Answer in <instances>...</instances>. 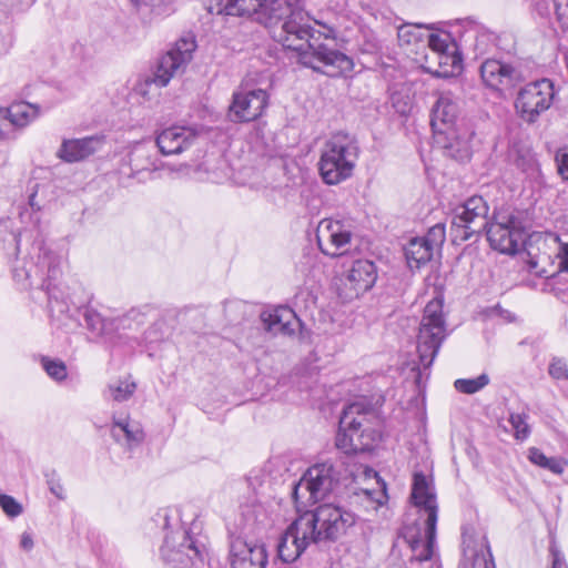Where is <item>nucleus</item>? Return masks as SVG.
<instances>
[{
    "label": "nucleus",
    "instance_id": "nucleus-43",
    "mask_svg": "<svg viewBox=\"0 0 568 568\" xmlns=\"http://www.w3.org/2000/svg\"><path fill=\"white\" fill-rule=\"evenodd\" d=\"M495 41V37L493 33H487V32H483V33H479L477 37H476V41H475V51L477 52V55H483L487 52V45L488 43H494Z\"/></svg>",
    "mask_w": 568,
    "mask_h": 568
},
{
    "label": "nucleus",
    "instance_id": "nucleus-20",
    "mask_svg": "<svg viewBox=\"0 0 568 568\" xmlns=\"http://www.w3.org/2000/svg\"><path fill=\"white\" fill-rule=\"evenodd\" d=\"M230 562L232 568H266V548L261 544L250 545L241 538L232 539Z\"/></svg>",
    "mask_w": 568,
    "mask_h": 568
},
{
    "label": "nucleus",
    "instance_id": "nucleus-27",
    "mask_svg": "<svg viewBox=\"0 0 568 568\" xmlns=\"http://www.w3.org/2000/svg\"><path fill=\"white\" fill-rule=\"evenodd\" d=\"M434 24L405 23L397 30V37L400 45L417 44L425 42L426 32L434 30Z\"/></svg>",
    "mask_w": 568,
    "mask_h": 568
},
{
    "label": "nucleus",
    "instance_id": "nucleus-4",
    "mask_svg": "<svg viewBox=\"0 0 568 568\" xmlns=\"http://www.w3.org/2000/svg\"><path fill=\"white\" fill-rule=\"evenodd\" d=\"M412 498L415 506L424 508L427 518L424 536L420 529L416 527H408L404 531V541L407 542L410 550L408 568H418L423 565L433 568L432 556L436 541L438 508L435 495L429 491L427 478L423 473L414 475Z\"/></svg>",
    "mask_w": 568,
    "mask_h": 568
},
{
    "label": "nucleus",
    "instance_id": "nucleus-29",
    "mask_svg": "<svg viewBox=\"0 0 568 568\" xmlns=\"http://www.w3.org/2000/svg\"><path fill=\"white\" fill-rule=\"evenodd\" d=\"M84 325L94 336H103L112 329V322L103 317L92 307H85L82 312Z\"/></svg>",
    "mask_w": 568,
    "mask_h": 568
},
{
    "label": "nucleus",
    "instance_id": "nucleus-34",
    "mask_svg": "<svg viewBox=\"0 0 568 568\" xmlns=\"http://www.w3.org/2000/svg\"><path fill=\"white\" fill-rule=\"evenodd\" d=\"M136 385L133 382L119 381L108 386L110 397L115 402L128 400L135 392Z\"/></svg>",
    "mask_w": 568,
    "mask_h": 568
},
{
    "label": "nucleus",
    "instance_id": "nucleus-32",
    "mask_svg": "<svg viewBox=\"0 0 568 568\" xmlns=\"http://www.w3.org/2000/svg\"><path fill=\"white\" fill-rule=\"evenodd\" d=\"M174 1L175 0H131L139 12L154 16L168 14Z\"/></svg>",
    "mask_w": 568,
    "mask_h": 568
},
{
    "label": "nucleus",
    "instance_id": "nucleus-2",
    "mask_svg": "<svg viewBox=\"0 0 568 568\" xmlns=\"http://www.w3.org/2000/svg\"><path fill=\"white\" fill-rule=\"evenodd\" d=\"M343 464L326 460L310 467L303 477L294 484L292 498L305 523H307L314 544L335 541L346 534L356 523L354 513L333 504L307 507L324 499L339 484Z\"/></svg>",
    "mask_w": 568,
    "mask_h": 568
},
{
    "label": "nucleus",
    "instance_id": "nucleus-16",
    "mask_svg": "<svg viewBox=\"0 0 568 568\" xmlns=\"http://www.w3.org/2000/svg\"><path fill=\"white\" fill-rule=\"evenodd\" d=\"M307 523L304 521L300 514L280 539L277 546L278 557L284 562L296 560L311 544H314Z\"/></svg>",
    "mask_w": 568,
    "mask_h": 568
},
{
    "label": "nucleus",
    "instance_id": "nucleus-19",
    "mask_svg": "<svg viewBox=\"0 0 568 568\" xmlns=\"http://www.w3.org/2000/svg\"><path fill=\"white\" fill-rule=\"evenodd\" d=\"M196 136V130L191 126L171 125L156 134L155 144L163 155H175L187 150Z\"/></svg>",
    "mask_w": 568,
    "mask_h": 568
},
{
    "label": "nucleus",
    "instance_id": "nucleus-30",
    "mask_svg": "<svg viewBox=\"0 0 568 568\" xmlns=\"http://www.w3.org/2000/svg\"><path fill=\"white\" fill-rule=\"evenodd\" d=\"M529 460L552 474L560 475L564 473L567 463L559 457H547L540 449L531 447L528 450Z\"/></svg>",
    "mask_w": 568,
    "mask_h": 568
},
{
    "label": "nucleus",
    "instance_id": "nucleus-9",
    "mask_svg": "<svg viewBox=\"0 0 568 568\" xmlns=\"http://www.w3.org/2000/svg\"><path fill=\"white\" fill-rule=\"evenodd\" d=\"M316 242L320 251L331 258L349 255L358 251L359 246L352 226L333 219H323L318 223Z\"/></svg>",
    "mask_w": 568,
    "mask_h": 568
},
{
    "label": "nucleus",
    "instance_id": "nucleus-14",
    "mask_svg": "<svg viewBox=\"0 0 568 568\" xmlns=\"http://www.w3.org/2000/svg\"><path fill=\"white\" fill-rule=\"evenodd\" d=\"M479 72L483 83L497 92L510 90L523 80L519 68L495 58L485 59L480 64Z\"/></svg>",
    "mask_w": 568,
    "mask_h": 568
},
{
    "label": "nucleus",
    "instance_id": "nucleus-37",
    "mask_svg": "<svg viewBox=\"0 0 568 568\" xmlns=\"http://www.w3.org/2000/svg\"><path fill=\"white\" fill-rule=\"evenodd\" d=\"M548 374L556 381H568V363L564 357L554 356L548 365Z\"/></svg>",
    "mask_w": 568,
    "mask_h": 568
},
{
    "label": "nucleus",
    "instance_id": "nucleus-1",
    "mask_svg": "<svg viewBox=\"0 0 568 568\" xmlns=\"http://www.w3.org/2000/svg\"><path fill=\"white\" fill-rule=\"evenodd\" d=\"M216 0L210 4V13L225 16H250L263 8L264 24L274 41L285 49L298 52L305 67L336 77L354 69L353 59L336 49L334 37L312 28L310 16L301 6V0Z\"/></svg>",
    "mask_w": 568,
    "mask_h": 568
},
{
    "label": "nucleus",
    "instance_id": "nucleus-40",
    "mask_svg": "<svg viewBox=\"0 0 568 568\" xmlns=\"http://www.w3.org/2000/svg\"><path fill=\"white\" fill-rule=\"evenodd\" d=\"M0 507L3 513L10 517L16 518L23 511L22 505L17 501L12 496L7 494H0Z\"/></svg>",
    "mask_w": 568,
    "mask_h": 568
},
{
    "label": "nucleus",
    "instance_id": "nucleus-53",
    "mask_svg": "<svg viewBox=\"0 0 568 568\" xmlns=\"http://www.w3.org/2000/svg\"><path fill=\"white\" fill-rule=\"evenodd\" d=\"M0 568H6V564L1 556H0Z\"/></svg>",
    "mask_w": 568,
    "mask_h": 568
},
{
    "label": "nucleus",
    "instance_id": "nucleus-35",
    "mask_svg": "<svg viewBox=\"0 0 568 568\" xmlns=\"http://www.w3.org/2000/svg\"><path fill=\"white\" fill-rule=\"evenodd\" d=\"M358 47L362 53L376 54L382 50V44L375 32L369 29H363L358 39Z\"/></svg>",
    "mask_w": 568,
    "mask_h": 568
},
{
    "label": "nucleus",
    "instance_id": "nucleus-13",
    "mask_svg": "<svg viewBox=\"0 0 568 568\" xmlns=\"http://www.w3.org/2000/svg\"><path fill=\"white\" fill-rule=\"evenodd\" d=\"M196 48L192 38H181L159 60L156 69L151 79L152 83L162 88L169 84L170 80L178 74L191 61Z\"/></svg>",
    "mask_w": 568,
    "mask_h": 568
},
{
    "label": "nucleus",
    "instance_id": "nucleus-5",
    "mask_svg": "<svg viewBox=\"0 0 568 568\" xmlns=\"http://www.w3.org/2000/svg\"><path fill=\"white\" fill-rule=\"evenodd\" d=\"M359 156V146L355 136L337 132L324 144L318 170L322 180L328 185H336L349 179Z\"/></svg>",
    "mask_w": 568,
    "mask_h": 568
},
{
    "label": "nucleus",
    "instance_id": "nucleus-17",
    "mask_svg": "<svg viewBox=\"0 0 568 568\" xmlns=\"http://www.w3.org/2000/svg\"><path fill=\"white\" fill-rule=\"evenodd\" d=\"M377 280L375 264L365 258H356L346 271L342 282L344 297L346 300L357 298L373 287Z\"/></svg>",
    "mask_w": 568,
    "mask_h": 568
},
{
    "label": "nucleus",
    "instance_id": "nucleus-39",
    "mask_svg": "<svg viewBox=\"0 0 568 568\" xmlns=\"http://www.w3.org/2000/svg\"><path fill=\"white\" fill-rule=\"evenodd\" d=\"M509 423L515 430V437L517 439H526L530 434V428L527 423V415L525 414H510Z\"/></svg>",
    "mask_w": 568,
    "mask_h": 568
},
{
    "label": "nucleus",
    "instance_id": "nucleus-47",
    "mask_svg": "<svg viewBox=\"0 0 568 568\" xmlns=\"http://www.w3.org/2000/svg\"><path fill=\"white\" fill-rule=\"evenodd\" d=\"M20 546L24 550H30L33 547V539L32 536L28 532H23L20 540Z\"/></svg>",
    "mask_w": 568,
    "mask_h": 568
},
{
    "label": "nucleus",
    "instance_id": "nucleus-42",
    "mask_svg": "<svg viewBox=\"0 0 568 568\" xmlns=\"http://www.w3.org/2000/svg\"><path fill=\"white\" fill-rule=\"evenodd\" d=\"M448 39L449 34L442 37L436 33H426L425 42H427L428 47L433 51L444 53L447 51L448 48Z\"/></svg>",
    "mask_w": 568,
    "mask_h": 568
},
{
    "label": "nucleus",
    "instance_id": "nucleus-31",
    "mask_svg": "<svg viewBox=\"0 0 568 568\" xmlns=\"http://www.w3.org/2000/svg\"><path fill=\"white\" fill-rule=\"evenodd\" d=\"M373 420H377V417H368V420L363 422V427L359 429L361 453L371 452L375 447V445L381 440V430L373 425Z\"/></svg>",
    "mask_w": 568,
    "mask_h": 568
},
{
    "label": "nucleus",
    "instance_id": "nucleus-21",
    "mask_svg": "<svg viewBox=\"0 0 568 568\" xmlns=\"http://www.w3.org/2000/svg\"><path fill=\"white\" fill-rule=\"evenodd\" d=\"M263 328L273 334L295 335L302 322L288 306H278L261 313Z\"/></svg>",
    "mask_w": 568,
    "mask_h": 568
},
{
    "label": "nucleus",
    "instance_id": "nucleus-49",
    "mask_svg": "<svg viewBox=\"0 0 568 568\" xmlns=\"http://www.w3.org/2000/svg\"><path fill=\"white\" fill-rule=\"evenodd\" d=\"M158 517L162 518L164 520V525H163V528H168L169 527V515H168V511L164 510L162 513H158Z\"/></svg>",
    "mask_w": 568,
    "mask_h": 568
},
{
    "label": "nucleus",
    "instance_id": "nucleus-44",
    "mask_svg": "<svg viewBox=\"0 0 568 568\" xmlns=\"http://www.w3.org/2000/svg\"><path fill=\"white\" fill-rule=\"evenodd\" d=\"M554 4L558 20L568 24V0H554Z\"/></svg>",
    "mask_w": 568,
    "mask_h": 568
},
{
    "label": "nucleus",
    "instance_id": "nucleus-12",
    "mask_svg": "<svg viewBox=\"0 0 568 568\" xmlns=\"http://www.w3.org/2000/svg\"><path fill=\"white\" fill-rule=\"evenodd\" d=\"M554 97V83L549 79L537 80L518 91L515 108L524 121L535 123L550 108Z\"/></svg>",
    "mask_w": 568,
    "mask_h": 568
},
{
    "label": "nucleus",
    "instance_id": "nucleus-52",
    "mask_svg": "<svg viewBox=\"0 0 568 568\" xmlns=\"http://www.w3.org/2000/svg\"><path fill=\"white\" fill-rule=\"evenodd\" d=\"M34 199H36V193L31 194L29 197V203L32 207H34Z\"/></svg>",
    "mask_w": 568,
    "mask_h": 568
},
{
    "label": "nucleus",
    "instance_id": "nucleus-6",
    "mask_svg": "<svg viewBox=\"0 0 568 568\" xmlns=\"http://www.w3.org/2000/svg\"><path fill=\"white\" fill-rule=\"evenodd\" d=\"M447 336L443 303L437 298L432 300L424 308L417 335L418 377L422 376L420 368H430Z\"/></svg>",
    "mask_w": 568,
    "mask_h": 568
},
{
    "label": "nucleus",
    "instance_id": "nucleus-10",
    "mask_svg": "<svg viewBox=\"0 0 568 568\" xmlns=\"http://www.w3.org/2000/svg\"><path fill=\"white\" fill-rule=\"evenodd\" d=\"M368 417L376 418V409L371 403L358 400L347 405L339 417L335 446L345 454L361 453L359 429Z\"/></svg>",
    "mask_w": 568,
    "mask_h": 568
},
{
    "label": "nucleus",
    "instance_id": "nucleus-8",
    "mask_svg": "<svg viewBox=\"0 0 568 568\" xmlns=\"http://www.w3.org/2000/svg\"><path fill=\"white\" fill-rule=\"evenodd\" d=\"M489 206L483 196L474 195L455 209L452 219L453 242L462 243L478 237L487 227Z\"/></svg>",
    "mask_w": 568,
    "mask_h": 568
},
{
    "label": "nucleus",
    "instance_id": "nucleus-46",
    "mask_svg": "<svg viewBox=\"0 0 568 568\" xmlns=\"http://www.w3.org/2000/svg\"><path fill=\"white\" fill-rule=\"evenodd\" d=\"M550 554L552 556L551 568H568L562 554L556 547H550Z\"/></svg>",
    "mask_w": 568,
    "mask_h": 568
},
{
    "label": "nucleus",
    "instance_id": "nucleus-50",
    "mask_svg": "<svg viewBox=\"0 0 568 568\" xmlns=\"http://www.w3.org/2000/svg\"><path fill=\"white\" fill-rule=\"evenodd\" d=\"M240 306H242V304L239 303V302H230V303L226 304V311L229 308H236V307H240Z\"/></svg>",
    "mask_w": 568,
    "mask_h": 568
},
{
    "label": "nucleus",
    "instance_id": "nucleus-25",
    "mask_svg": "<svg viewBox=\"0 0 568 568\" xmlns=\"http://www.w3.org/2000/svg\"><path fill=\"white\" fill-rule=\"evenodd\" d=\"M129 161L133 174L142 172L151 174L161 169V162L156 154L145 144L134 146L129 155Z\"/></svg>",
    "mask_w": 568,
    "mask_h": 568
},
{
    "label": "nucleus",
    "instance_id": "nucleus-7",
    "mask_svg": "<svg viewBox=\"0 0 568 568\" xmlns=\"http://www.w3.org/2000/svg\"><path fill=\"white\" fill-rule=\"evenodd\" d=\"M207 556L204 537L179 529L166 535L161 547L165 568H203Z\"/></svg>",
    "mask_w": 568,
    "mask_h": 568
},
{
    "label": "nucleus",
    "instance_id": "nucleus-24",
    "mask_svg": "<svg viewBox=\"0 0 568 568\" xmlns=\"http://www.w3.org/2000/svg\"><path fill=\"white\" fill-rule=\"evenodd\" d=\"M436 135L448 156L458 161L469 159L473 133L464 124L454 129H445L444 132Z\"/></svg>",
    "mask_w": 568,
    "mask_h": 568
},
{
    "label": "nucleus",
    "instance_id": "nucleus-3",
    "mask_svg": "<svg viewBox=\"0 0 568 568\" xmlns=\"http://www.w3.org/2000/svg\"><path fill=\"white\" fill-rule=\"evenodd\" d=\"M61 274L60 256L49 250L42 240L33 242L29 261L22 266L13 267V278L17 282L23 283L24 287H39L47 293L48 307L52 315L69 311L68 301L58 285Z\"/></svg>",
    "mask_w": 568,
    "mask_h": 568
},
{
    "label": "nucleus",
    "instance_id": "nucleus-28",
    "mask_svg": "<svg viewBox=\"0 0 568 568\" xmlns=\"http://www.w3.org/2000/svg\"><path fill=\"white\" fill-rule=\"evenodd\" d=\"M496 568L494 556L486 537H483L480 549L473 554L471 559L464 558L458 568Z\"/></svg>",
    "mask_w": 568,
    "mask_h": 568
},
{
    "label": "nucleus",
    "instance_id": "nucleus-45",
    "mask_svg": "<svg viewBox=\"0 0 568 568\" xmlns=\"http://www.w3.org/2000/svg\"><path fill=\"white\" fill-rule=\"evenodd\" d=\"M556 162L558 168V173L564 180L568 181V153H557Z\"/></svg>",
    "mask_w": 568,
    "mask_h": 568
},
{
    "label": "nucleus",
    "instance_id": "nucleus-15",
    "mask_svg": "<svg viewBox=\"0 0 568 568\" xmlns=\"http://www.w3.org/2000/svg\"><path fill=\"white\" fill-rule=\"evenodd\" d=\"M267 103L268 95L263 89L234 92L227 118L234 123L254 121L262 115Z\"/></svg>",
    "mask_w": 568,
    "mask_h": 568
},
{
    "label": "nucleus",
    "instance_id": "nucleus-33",
    "mask_svg": "<svg viewBox=\"0 0 568 568\" xmlns=\"http://www.w3.org/2000/svg\"><path fill=\"white\" fill-rule=\"evenodd\" d=\"M489 376L485 373L480 374L475 378H459L454 383V387L457 392L463 394H475L486 387L489 384Z\"/></svg>",
    "mask_w": 568,
    "mask_h": 568
},
{
    "label": "nucleus",
    "instance_id": "nucleus-48",
    "mask_svg": "<svg viewBox=\"0 0 568 568\" xmlns=\"http://www.w3.org/2000/svg\"><path fill=\"white\" fill-rule=\"evenodd\" d=\"M559 271L568 272V245L562 247V255L559 262Z\"/></svg>",
    "mask_w": 568,
    "mask_h": 568
},
{
    "label": "nucleus",
    "instance_id": "nucleus-26",
    "mask_svg": "<svg viewBox=\"0 0 568 568\" xmlns=\"http://www.w3.org/2000/svg\"><path fill=\"white\" fill-rule=\"evenodd\" d=\"M404 252L409 268L418 270L432 260L435 251L420 237H413L405 246Z\"/></svg>",
    "mask_w": 568,
    "mask_h": 568
},
{
    "label": "nucleus",
    "instance_id": "nucleus-41",
    "mask_svg": "<svg viewBox=\"0 0 568 568\" xmlns=\"http://www.w3.org/2000/svg\"><path fill=\"white\" fill-rule=\"evenodd\" d=\"M44 476L51 494H53L58 499L63 500L65 498L64 488L55 470H50L45 473Z\"/></svg>",
    "mask_w": 568,
    "mask_h": 568
},
{
    "label": "nucleus",
    "instance_id": "nucleus-11",
    "mask_svg": "<svg viewBox=\"0 0 568 568\" xmlns=\"http://www.w3.org/2000/svg\"><path fill=\"white\" fill-rule=\"evenodd\" d=\"M491 248L505 254L520 251L526 232L521 220L513 213H498L484 230Z\"/></svg>",
    "mask_w": 568,
    "mask_h": 568
},
{
    "label": "nucleus",
    "instance_id": "nucleus-38",
    "mask_svg": "<svg viewBox=\"0 0 568 568\" xmlns=\"http://www.w3.org/2000/svg\"><path fill=\"white\" fill-rule=\"evenodd\" d=\"M420 239L424 240L433 251L438 250L445 241V226L443 224H436Z\"/></svg>",
    "mask_w": 568,
    "mask_h": 568
},
{
    "label": "nucleus",
    "instance_id": "nucleus-18",
    "mask_svg": "<svg viewBox=\"0 0 568 568\" xmlns=\"http://www.w3.org/2000/svg\"><path fill=\"white\" fill-rule=\"evenodd\" d=\"M459 112V104L455 95L449 91L440 92L430 113V125L435 134L444 132L445 129L463 125L458 118Z\"/></svg>",
    "mask_w": 568,
    "mask_h": 568
},
{
    "label": "nucleus",
    "instance_id": "nucleus-51",
    "mask_svg": "<svg viewBox=\"0 0 568 568\" xmlns=\"http://www.w3.org/2000/svg\"><path fill=\"white\" fill-rule=\"evenodd\" d=\"M154 331L153 329H149L146 333H145V339L146 341H150V342H154L153 338H151V335Z\"/></svg>",
    "mask_w": 568,
    "mask_h": 568
},
{
    "label": "nucleus",
    "instance_id": "nucleus-36",
    "mask_svg": "<svg viewBox=\"0 0 568 568\" xmlns=\"http://www.w3.org/2000/svg\"><path fill=\"white\" fill-rule=\"evenodd\" d=\"M41 365L52 379L61 382L67 378V366L61 359H52L48 356H42Z\"/></svg>",
    "mask_w": 568,
    "mask_h": 568
},
{
    "label": "nucleus",
    "instance_id": "nucleus-22",
    "mask_svg": "<svg viewBox=\"0 0 568 568\" xmlns=\"http://www.w3.org/2000/svg\"><path fill=\"white\" fill-rule=\"evenodd\" d=\"M103 143V138L98 135L82 139H64L57 152V156L65 163L80 162L101 150Z\"/></svg>",
    "mask_w": 568,
    "mask_h": 568
},
{
    "label": "nucleus",
    "instance_id": "nucleus-23",
    "mask_svg": "<svg viewBox=\"0 0 568 568\" xmlns=\"http://www.w3.org/2000/svg\"><path fill=\"white\" fill-rule=\"evenodd\" d=\"M110 435L119 445L128 450L139 447L145 438L142 425L129 416H113Z\"/></svg>",
    "mask_w": 568,
    "mask_h": 568
}]
</instances>
